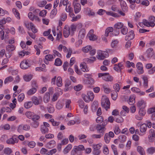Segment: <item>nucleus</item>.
I'll list each match as a JSON object with an SVG mask.
<instances>
[{
  "label": "nucleus",
  "instance_id": "5fc2aeb1",
  "mask_svg": "<svg viewBox=\"0 0 155 155\" xmlns=\"http://www.w3.org/2000/svg\"><path fill=\"white\" fill-rule=\"evenodd\" d=\"M39 125V122H32L31 124V126L34 128H36L38 127Z\"/></svg>",
  "mask_w": 155,
  "mask_h": 155
},
{
  "label": "nucleus",
  "instance_id": "e433bc0d",
  "mask_svg": "<svg viewBox=\"0 0 155 155\" xmlns=\"http://www.w3.org/2000/svg\"><path fill=\"white\" fill-rule=\"evenodd\" d=\"M33 103L32 101H28L25 102L24 104V107L26 108H29L33 105Z\"/></svg>",
  "mask_w": 155,
  "mask_h": 155
},
{
  "label": "nucleus",
  "instance_id": "4be33fe9",
  "mask_svg": "<svg viewBox=\"0 0 155 155\" xmlns=\"http://www.w3.org/2000/svg\"><path fill=\"white\" fill-rule=\"evenodd\" d=\"M40 130L43 134L48 133L49 131L48 128L43 125L41 126Z\"/></svg>",
  "mask_w": 155,
  "mask_h": 155
},
{
  "label": "nucleus",
  "instance_id": "c03bdc74",
  "mask_svg": "<svg viewBox=\"0 0 155 155\" xmlns=\"http://www.w3.org/2000/svg\"><path fill=\"white\" fill-rule=\"evenodd\" d=\"M91 59L86 58L84 60V61L85 62L88 63H92L96 59L95 57H93L91 58Z\"/></svg>",
  "mask_w": 155,
  "mask_h": 155
},
{
  "label": "nucleus",
  "instance_id": "774afa93",
  "mask_svg": "<svg viewBox=\"0 0 155 155\" xmlns=\"http://www.w3.org/2000/svg\"><path fill=\"white\" fill-rule=\"evenodd\" d=\"M88 37L90 40L94 41L96 40L97 39V37L94 34L92 35H90V36H88Z\"/></svg>",
  "mask_w": 155,
  "mask_h": 155
},
{
  "label": "nucleus",
  "instance_id": "9b49d317",
  "mask_svg": "<svg viewBox=\"0 0 155 155\" xmlns=\"http://www.w3.org/2000/svg\"><path fill=\"white\" fill-rule=\"evenodd\" d=\"M134 37V31L131 30L129 32L125 37V40L129 41L133 39Z\"/></svg>",
  "mask_w": 155,
  "mask_h": 155
},
{
  "label": "nucleus",
  "instance_id": "2f4dec72",
  "mask_svg": "<svg viewBox=\"0 0 155 155\" xmlns=\"http://www.w3.org/2000/svg\"><path fill=\"white\" fill-rule=\"evenodd\" d=\"M137 151L141 155H145L144 150L142 147L140 146L138 147Z\"/></svg>",
  "mask_w": 155,
  "mask_h": 155
},
{
  "label": "nucleus",
  "instance_id": "680f3d73",
  "mask_svg": "<svg viewBox=\"0 0 155 155\" xmlns=\"http://www.w3.org/2000/svg\"><path fill=\"white\" fill-rule=\"evenodd\" d=\"M59 96V94L58 93L56 92L55 93L53 96V97H52V100L53 101H56L58 97Z\"/></svg>",
  "mask_w": 155,
  "mask_h": 155
},
{
  "label": "nucleus",
  "instance_id": "13d9d810",
  "mask_svg": "<svg viewBox=\"0 0 155 155\" xmlns=\"http://www.w3.org/2000/svg\"><path fill=\"white\" fill-rule=\"evenodd\" d=\"M82 85L81 84H79L75 86L74 87V89L77 91H79L81 89L82 87Z\"/></svg>",
  "mask_w": 155,
  "mask_h": 155
},
{
  "label": "nucleus",
  "instance_id": "a18cd8bd",
  "mask_svg": "<svg viewBox=\"0 0 155 155\" xmlns=\"http://www.w3.org/2000/svg\"><path fill=\"white\" fill-rule=\"evenodd\" d=\"M147 153L150 154H152L155 152V148L153 147H150L148 149Z\"/></svg>",
  "mask_w": 155,
  "mask_h": 155
},
{
  "label": "nucleus",
  "instance_id": "4468645a",
  "mask_svg": "<svg viewBox=\"0 0 155 155\" xmlns=\"http://www.w3.org/2000/svg\"><path fill=\"white\" fill-rule=\"evenodd\" d=\"M136 67L138 70L137 72L138 74H141L143 73V65L141 63H138L136 64Z\"/></svg>",
  "mask_w": 155,
  "mask_h": 155
},
{
  "label": "nucleus",
  "instance_id": "b1692460",
  "mask_svg": "<svg viewBox=\"0 0 155 155\" xmlns=\"http://www.w3.org/2000/svg\"><path fill=\"white\" fill-rule=\"evenodd\" d=\"M36 91V88L32 87V88L30 89L27 91V94L28 95H31L34 94Z\"/></svg>",
  "mask_w": 155,
  "mask_h": 155
},
{
  "label": "nucleus",
  "instance_id": "a211bd4d",
  "mask_svg": "<svg viewBox=\"0 0 155 155\" xmlns=\"http://www.w3.org/2000/svg\"><path fill=\"white\" fill-rule=\"evenodd\" d=\"M113 30L114 29L112 27H110L107 28L105 31V36L106 37L108 36L110 33V36H112L111 32H113Z\"/></svg>",
  "mask_w": 155,
  "mask_h": 155
},
{
  "label": "nucleus",
  "instance_id": "09e8293b",
  "mask_svg": "<svg viewBox=\"0 0 155 155\" xmlns=\"http://www.w3.org/2000/svg\"><path fill=\"white\" fill-rule=\"evenodd\" d=\"M49 121L52 123L53 126H58L60 124L59 122H57L55 121L53 119H51L49 120Z\"/></svg>",
  "mask_w": 155,
  "mask_h": 155
},
{
  "label": "nucleus",
  "instance_id": "423d86ee",
  "mask_svg": "<svg viewBox=\"0 0 155 155\" xmlns=\"http://www.w3.org/2000/svg\"><path fill=\"white\" fill-rule=\"evenodd\" d=\"M32 103L35 105H37L40 104L42 102V97L41 96L38 97L34 96L31 99Z\"/></svg>",
  "mask_w": 155,
  "mask_h": 155
},
{
  "label": "nucleus",
  "instance_id": "7c9ffc66",
  "mask_svg": "<svg viewBox=\"0 0 155 155\" xmlns=\"http://www.w3.org/2000/svg\"><path fill=\"white\" fill-rule=\"evenodd\" d=\"M57 85L59 87H60L62 85V79L61 77H58L57 79Z\"/></svg>",
  "mask_w": 155,
  "mask_h": 155
},
{
  "label": "nucleus",
  "instance_id": "aec40b11",
  "mask_svg": "<svg viewBox=\"0 0 155 155\" xmlns=\"http://www.w3.org/2000/svg\"><path fill=\"white\" fill-rule=\"evenodd\" d=\"M72 146L71 144H69L63 150V153L64 154L68 153L71 149Z\"/></svg>",
  "mask_w": 155,
  "mask_h": 155
},
{
  "label": "nucleus",
  "instance_id": "c85d7f7f",
  "mask_svg": "<svg viewBox=\"0 0 155 155\" xmlns=\"http://www.w3.org/2000/svg\"><path fill=\"white\" fill-rule=\"evenodd\" d=\"M153 49L151 48H149L147 50L146 52L148 58H150L152 56L153 54Z\"/></svg>",
  "mask_w": 155,
  "mask_h": 155
},
{
  "label": "nucleus",
  "instance_id": "37998d69",
  "mask_svg": "<svg viewBox=\"0 0 155 155\" xmlns=\"http://www.w3.org/2000/svg\"><path fill=\"white\" fill-rule=\"evenodd\" d=\"M104 139L106 143H109L110 138V137L109 136L108 133H106L105 134Z\"/></svg>",
  "mask_w": 155,
  "mask_h": 155
},
{
  "label": "nucleus",
  "instance_id": "bb28decb",
  "mask_svg": "<svg viewBox=\"0 0 155 155\" xmlns=\"http://www.w3.org/2000/svg\"><path fill=\"white\" fill-rule=\"evenodd\" d=\"M147 129V125L146 124H142L140 127V130L142 133H144L146 132Z\"/></svg>",
  "mask_w": 155,
  "mask_h": 155
},
{
  "label": "nucleus",
  "instance_id": "0e129e2a",
  "mask_svg": "<svg viewBox=\"0 0 155 155\" xmlns=\"http://www.w3.org/2000/svg\"><path fill=\"white\" fill-rule=\"evenodd\" d=\"M47 13V11L45 10H43L41 11L39 13V15L42 17H45Z\"/></svg>",
  "mask_w": 155,
  "mask_h": 155
},
{
  "label": "nucleus",
  "instance_id": "20e7f679",
  "mask_svg": "<svg viewBox=\"0 0 155 155\" xmlns=\"http://www.w3.org/2000/svg\"><path fill=\"white\" fill-rule=\"evenodd\" d=\"M99 78L102 77V79L106 81H112L113 78L109 74V73H100L98 74Z\"/></svg>",
  "mask_w": 155,
  "mask_h": 155
},
{
  "label": "nucleus",
  "instance_id": "ea45409f",
  "mask_svg": "<svg viewBox=\"0 0 155 155\" xmlns=\"http://www.w3.org/2000/svg\"><path fill=\"white\" fill-rule=\"evenodd\" d=\"M126 137L124 135H120L119 137V140L121 143L124 142L126 140Z\"/></svg>",
  "mask_w": 155,
  "mask_h": 155
},
{
  "label": "nucleus",
  "instance_id": "6e6552de",
  "mask_svg": "<svg viewBox=\"0 0 155 155\" xmlns=\"http://www.w3.org/2000/svg\"><path fill=\"white\" fill-rule=\"evenodd\" d=\"M30 66L29 63L26 60L22 61L20 64L21 68L23 69H25Z\"/></svg>",
  "mask_w": 155,
  "mask_h": 155
},
{
  "label": "nucleus",
  "instance_id": "a878e982",
  "mask_svg": "<svg viewBox=\"0 0 155 155\" xmlns=\"http://www.w3.org/2000/svg\"><path fill=\"white\" fill-rule=\"evenodd\" d=\"M50 95L49 93H46L44 97V101L45 103H48L50 99Z\"/></svg>",
  "mask_w": 155,
  "mask_h": 155
},
{
  "label": "nucleus",
  "instance_id": "49530a36",
  "mask_svg": "<svg viewBox=\"0 0 155 155\" xmlns=\"http://www.w3.org/2000/svg\"><path fill=\"white\" fill-rule=\"evenodd\" d=\"M101 143H99L97 144H94L93 145V148L94 150H99L102 146Z\"/></svg>",
  "mask_w": 155,
  "mask_h": 155
},
{
  "label": "nucleus",
  "instance_id": "bf43d9fd",
  "mask_svg": "<svg viewBox=\"0 0 155 155\" xmlns=\"http://www.w3.org/2000/svg\"><path fill=\"white\" fill-rule=\"evenodd\" d=\"M139 113L140 115L144 116L146 113V111L143 108H140L139 111Z\"/></svg>",
  "mask_w": 155,
  "mask_h": 155
},
{
  "label": "nucleus",
  "instance_id": "0eeeda50",
  "mask_svg": "<svg viewBox=\"0 0 155 155\" xmlns=\"http://www.w3.org/2000/svg\"><path fill=\"white\" fill-rule=\"evenodd\" d=\"M96 129L98 133H101L103 135L105 131L106 130V128L101 124L97 125Z\"/></svg>",
  "mask_w": 155,
  "mask_h": 155
},
{
  "label": "nucleus",
  "instance_id": "052dcab7",
  "mask_svg": "<svg viewBox=\"0 0 155 155\" xmlns=\"http://www.w3.org/2000/svg\"><path fill=\"white\" fill-rule=\"evenodd\" d=\"M55 143V142L54 140H52L48 142L47 144L48 147H51L53 146V145H54Z\"/></svg>",
  "mask_w": 155,
  "mask_h": 155
},
{
  "label": "nucleus",
  "instance_id": "3c124183",
  "mask_svg": "<svg viewBox=\"0 0 155 155\" xmlns=\"http://www.w3.org/2000/svg\"><path fill=\"white\" fill-rule=\"evenodd\" d=\"M13 80V78L11 76H9L6 78L4 81V83L6 84L12 81Z\"/></svg>",
  "mask_w": 155,
  "mask_h": 155
},
{
  "label": "nucleus",
  "instance_id": "8fccbe9b",
  "mask_svg": "<svg viewBox=\"0 0 155 155\" xmlns=\"http://www.w3.org/2000/svg\"><path fill=\"white\" fill-rule=\"evenodd\" d=\"M34 113L30 111L27 112L25 115L27 117L30 119H31Z\"/></svg>",
  "mask_w": 155,
  "mask_h": 155
},
{
  "label": "nucleus",
  "instance_id": "6ab92c4d",
  "mask_svg": "<svg viewBox=\"0 0 155 155\" xmlns=\"http://www.w3.org/2000/svg\"><path fill=\"white\" fill-rule=\"evenodd\" d=\"M15 49V47L12 44L8 45L6 47V50L11 52L14 51Z\"/></svg>",
  "mask_w": 155,
  "mask_h": 155
},
{
  "label": "nucleus",
  "instance_id": "473e14b6",
  "mask_svg": "<svg viewBox=\"0 0 155 155\" xmlns=\"http://www.w3.org/2000/svg\"><path fill=\"white\" fill-rule=\"evenodd\" d=\"M29 25L30 28H31V30L34 33H36L37 32L38 30L35 28L32 22H30L29 23Z\"/></svg>",
  "mask_w": 155,
  "mask_h": 155
},
{
  "label": "nucleus",
  "instance_id": "864d4df0",
  "mask_svg": "<svg viewBox=\"0 0 155 155\" xmlns=\"http://www.w3.org/2000/svg\"><path fill=\"white\" fill-rule=\"evenodd\" d=\"M62 63V61L59 58H57L55 60L54 64L56 66L61 65Z\"/></svg>",
  "mask_w": 155,
  "mask_h": 155
},
{
  "label": "nucleus",
  "instance_id": "de8ad7c7",
  "mask_svg": "<svg viewBox=\"0 0 155 155\" xmlns=\"http://www.w3.org/2000/svg\"><path fill=\"white\" fill-rule=\"evenodd\" d=\"M53 58V56L51 54H48L45 56V60H48L49 61H52Z\"/></svg>",
  "mask_w": 155,
  "mask_h": 155
},
{
  "label": "nucleus",
  "instance_id": "cd10ccee",
  "mask_svg": "<svg viewBox=\"0 0 155 155\" xmlns=\"http://www.w3.org/2000/svg\"><path fill=\"white\" fill-rule=\"evenodd\" d=\"M102 87L105 93L108 94L110 92L111 89L108 87L107 85L103 84L102 85Z\"/></svg>",
  "mask_w": 155,
  "mask_h": 155
},
{
  "label": "nucleus",
  "instance_id": "79ce46f5",
  "mask_svg": "<svg viewBox=\"0 0 155 155\" xmlns=\"http://www.w3.org/2000/svg\"><path fill=\"white\" fill-rule=\"evenodd\" d=\"M57 12V9L54 8V9L51 11V13L50 17L52 18H54L56 15Z\"/></svg>",
  "mask_w": 155,
  "mask_h": 155
},
{
  "label": "nucleus",
  "instance_id": "6e6d98bb",
  "mask_svg": "<svg viewBox=\"0 0 155 155\" xmlns=\"http://www.w3.org/2000/svg\"><path fill=\"white\" fill-rule=\"evenodd\" d=\"M103 135L101 134H94L91 135V137L93 139H100Z\"/></svg>",
  "mask_w": 155,
  "mask_h": 155
},
{
  "label": "nucleus",
  "instance_id": "1a4fd4ad",
  "mask_svg": "<svg viewBox=\"0 0 155 155\" xmlns=\"http://www.w3.org/2000/svg\"><path fill=\"white\" fill-rule=\"evenodd\" d=\"M149 134L148 138L149 141H151L153 138H155V130L153 129H150L149 131Z\"/></svg>",
  "mask_w": 155,
  "mask_h": 155
},
{
  "label": "nucleus",
  "instance_id": "72a5a7b5",
  "mask_svg": "<svg viewBox=\"0 0 155 155\" xmlns=\"http://www.w3.org/2000/svg\"><path fill=\"white\" fill-rule=\"evenodd\" d=\"M87 95L91 101H92L94 97V95L93 93L91 91H89L88 92Z\"/></svg>",
  "mask_w": 155,
  "mask_h": 155
},
{
  "label": "nucleus",
  "instance_id": "9d476101",
  "mask_svg": "<svg viewBox=\"0 0 155 155\" xmlns=\"http://www.w3.org/2000/svg\"><path fill=\"white\" fill-rule=\"evenodd\" d=\"M120 5L122 11L124 12H127L128 10V8L126 2L124 1H121Z\"/></svg>",
  "mask_w": 155,
  "mask_h": 155
},
{
  "label": "nucleus",
  "instance_id": "39448f33",
  "mask_svg": "<svg viewBox=\"0 0 155 155\" xmlns=\"http://www.w3.org/2000/svg\"><path fill=\"white\" fill-rule=\"evenodd\" d=\"M97 58L99 59L103 60L105 58L108 56V54L107 52L104 51H103L101 50H98L97 51Z\"/></svg>",
  "mask_w": 155,
  "mask_h": 155
},
{
  "label": "nucleus",
  "instance_id": "2eb2a0df",
  "mask_svg": "<svg viewBox=\"0 0 155 155\" xmlns=\"http://www.w3.org/2000/svg\"><path fill=\"white\" fill-rule=\"evenodd\" d=\"M74 6V10L75 14L78 13L81 10V5L80 3L73 4Z\"/></svg>",
  "mask_w": 155,
  "mask_h": 155
},
{
  "label": "nucleus",
  "instance_id": "dca6fc26",
  "mask_svg": "<svg viewBox=\"0 0 155 155\" xmlns=\"http://www.w3.org/2000/svg\"><path fill=\"white\" fill-rule=\"evenodd\" d=\"M85 35V29L82 28L79 32L78 37L79 39H82L84 38Z\"/></svg>",
  "mask_w": 155,
  "mask_h": 155
},
{
  "label": "nucleus",
  "instance_id": "338daca9",
  "mask_svg": "<svg viewBox=\"0 0 155 155\" xmlns=\"http://www.w3.org/2000/svg\"><path fill=\"white\" fill-rule=\"evenodd\" d=\"M82 97L84 100L87 102H88L90 100L88 95H86L84 94H83L82 95Z\"/></svg>",
  "mask_w": 155,
  "mask_h": 155
},
{
  "label": "nucleus",
  "instance_id": "4c0bfd02",
  "mask_svg": "<svg viewBox=\"0 0 155 155\" xmlns=\"http://www.w3.org/2000/svg\"><path fill=\"white\" fill-rule=\"evenodd\" d=\"M12 12L16 18L18 19H20V14L18 11L15 8H13L12 9Z\"/></svg>",
  "mask_w": 155,
  "mask_h": 155
},
{
  "label": "nucleus",
  "instance_id": "5701e85b",
  "mask_svg": "<svg viewBox=\"0 0 155 155\" xmlns=\"http://www.w3.org/2000/svg\"><path fill=\"white\" fill-rule=\"evenodd\" d=\"M80 67L81 70L83 72L88 71H89V69L86 66L85 63H83V64H81Z\"/></svg>",
  "mask_w": 155,
  "mask_h": 155
},
{
  "label": "nucleus",
  "instance_id": "e2e57ef3",
  "mask_svg": "<svg viewBox=\"0 0 155 155\" xmlns=\"http://www.w3.org/2000/svg\"><path fill=\"white\" fill-rule=\"evenodd\" d=\"M31 119L32 120H40V117L39 115L34 114Z\"/></svg>",
  "mask_w": 155,
  "mask_h": 155
},
{
  "label": "nucleus",
  "instance_id": "393cba45",
  "mask_svg": "<svg viewBox=\"0 0 155 155\" xmlns=\"http://www.w3.org/2000/svg\"><path fill=\"white\" fill-rule=\"evenodd\" d=\"M32 78V75L31 74H25L23 76V78L26 81H29Z\"/></svg>",
  "mask_w": 155,
  "mask_h": 155
},
{
  "label": "nucleus",
  "instance_id": "ddd939ff",
  "mask_svg": "<svg viewBox=\"0 0 155 155\" xmlns=\"http://www.w3.org/2000/svg\"><path fill=\"white\" fill-rule=\"evenodd\" d=\"M63 33L64 36L65 38L68 37L70 33V28L67 26H65L63 29Z\"/></svg>",
  "mask_w": 155,
  "mask_h": 155
},
{
  "label": "nucleus",
  "instance_id": "f3484780",
  "mask_svg": "<svg viewBox=\"0 0 155 155\" xmlns=\"http://www.w3.org/2000/svg\"><path fill=\"white\" fill-rule=\"evenodd\" d=\"M142 78L143 80V86L145 88H147L148 86V79L146 76H142Z\"/></svg>",
  "mask_w": 155,
  "mask_h": 155
},
{
  "label": "nucleus",
  "instance_id": "f03ea898",
  "mask_svg": "<svg viewBox=\"0 0 155 155\" xmlns=\"http://www.w3.org/2000/svg\"><path fill=\"white\" fill-rule=\"evenodd\" d=\"M101 104L106 110H107L110 108V103L109 99L106 96L103 97L101 99Z\"/></svg>",
  "mask_w": 155,
  "mask_h": 155
},
{
  "label": "nucleus",
  "instance_id": "58836bf2",
  "mask_svg": "<svg viewBox=\"0 0 155 155\" xmlns=\"http://www.w3.org/2000/svg\"><path fill=\"white\" fill-rule=\"evenodd\" d=\"M61 21H64L67 18V15L65 13H63L60 16Z\"/></svg>",
  "mask_w": 155,
  "mask_h": 155
},
{
  "label": "nucleus",
  "instance_id": "7ed1b4c3",
  "mask_svg": "<svg viewBox=\"0 0 155 155\" xmlns=\"http://www.w3.org/2000/svg\"><path fill=\"white\" fill-rule=\"evenodd\" d=\"M84 150V148L83 145L74 146L71 152V155H75L76 154L80 153L81 151Z\"/></svg>",
  "mask_w": 155,
  "mask_h": 155
},
{
  "label": "nucleus",
  "instance_id": "f8f14e48",
  "mask_svg": "<svg viewBox=\"0 0 155 155\" xmlns=\"http://www.w3.org/2000/svg\"><path fill=\"white\" fill-rule=\"evenodd\" d=\"M65 11L69 13L70 17H72L74 15L73 9L71 7L70 4H68V5L66 6Z\"/></svg>",
  "mask_w": 155,
  "mask_h": 155
},
{
  "label": "nucleus",
  "instance_id": "f704fd0d",
  "mask_svg": "<svg viewBox=\"0 0 155 155\" xmlns=\"http://www.w3.org/2000/svg\"><path fill=\"white\" fill-rule=\"evenodd\" d=\"M123 23L120 22H119L115 24L114 27L116 28L119 29L123 28Z\"/></svg>",
  "mask_w": 155,
  "mask_h": 155
},
{
  "label": "nucleus",
  "instance_id": "c756f323",
  "mask_svg": "<svg viewBox=\"0 0 155 155\" xmlns=\"http://www.w3.org/2000/svg\"><path fill=\"white\" fill-rule=\"evenodd\" d=\"M146 106V103L143 100L139 101L137 103V106L139 107H141V108L144 107Z\"/></svg>",
  "mask_w": 155,
  "mask_h": 155
},
{
  "label": "nucleus",
  "instance_id": "f257e3e1",
  "mask_svg": "<svg viewBox=\"0 0 155 155\" xmlns=\"http://www.w3.org/2000/svg\"><path fill=\"white\" fill-rule=\"evenodd\" d=\"M155 17L153 16H151L149 18L148 20L143 19V23L144 25L148 27H154L155 25Z\"/></svg>",
  "mask_w": 155,
  "mask_h": 155
},
{
  "label": "nucleus",
  "instance_id": "603ef678",
  "mask_svg": "<svg viewBox=\"0 0 155 155\" xmlns=\"http://www.w3.org/2000/svg\"><path fill=\"white\" fill-rule=\"evenodd\" d=\"M25 98V95L23 93L20 94L18 97V100L19 102H21L23 101Z\"/></svg>",
  "mask_w": 155,
  "mask_h": 155
},
{
  "label": "nucleus",
  "instance_id": "a19ab883",
  "mask_svg": "<svg viewBox=\"0 0 155 155\" xmlns=\"http://www.w3.org/2000/svg\"><path fill=\"white\" fill-rule=\"evenodd\" d=\"M91 48V46H87L82 48V51L84 53L88 52Z\"/></svg>",
  "mask_w": 155,
  "mask_h": 155
},
{
  "label": "nucleus",
  "instance_id": "412c9836",
  "mask_svg": "<svg viewBox=\"0 0 155 155\" xmlns=\"http://www.w3.org/2000/svg\"><path fill=\"white\" fill-rule=\"evenodd\" d=\"M98 107V102L97 101H94L92 105V110L94 112H95Z\"/></svg>",
  "mask_w": 155,
  "mask_h": 155
},
{
  "label": "nucleus",
  "instance_id": "c9c22d12",
  "mask_svg": "<svg viewBox=\"0 0 155 155\" xmlns=\"http://www.w3.org/2000/svg\"><path fill=\"white\" fill-rule=\"evenodd\" d=\"M12 152V150L9 147L6 148L4 150V153L7 155H10Z\"/></svg>",
  "mask_w": 155,
  "mask_h": 155
},
{
  "label": "nucleus",
  "instance_id": "4d7b16f0",
  "mask_svg": "<svg viewBox=\"0 0 155 155\" xmlns=\"http://www.w3.org/2000/svg\"><path fill=\"white\" fill-rule=\"evenodd\" d=\"M86 10L87 12L88 15L89 16H93L94 15V12L92 11L90 8H86Z\"/></svg>",
  "mask_w": 155,
  "mask_h": 155
},
{
  "label": "nucleus",
  "instance_id": "69168bd1",
  "mask_svg": "<svg viewBox=\"0 0 155 155\" xmlns=\"http://www.w3.org/2000/svg\"><path fill=\"white\" fill-rule=\"evenodd\" d=\"M48 112L50 113H53L54 110V107L52 105H51L48 107Z\"/></svg>",
  "mask_w": 155,
  "mask_h": 155
}]
</instances>
